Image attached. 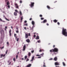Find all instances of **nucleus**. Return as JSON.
<instances>
[{"mask_svg": "<svg viewBox=\"0 0 67 67\" xmlns=\"http://www.w3.org/2000/svg\"><path fill=\"white\" fill-rule=\"evenodd\" d=\"M49 51L51 53V54H52V53L54 52L53 54L56 55L58 53V49L57 48H55L54 49H52L50 50Z\"/></svg>", "mask_w": 67, "mask_h": 67, "instance_id": "nucleus-1", "label": "nucleus"}, {"mask_svg": "<svg viewBox=\"0 0 67 67\" xmlns=\"http://www.w3.org/2000/svg\"><path fill=\"white\" fill-rule=\"evenodd\" d=\"M62 34H63V35H64L65 36H67V32L66 29H65L64 28H62Z\"/></svg>", "mask_w": 67, "mask_h": 67, "instance_id": "nucleus-2", "label": "nucleus"}, {"mask_svg": "<svg viewBox=\"0 0 67 67\" xmlns=\"http://www.w3.org/2000/svg\"><path fill=\"white\" fill-rule=\"evenodd\" d=\"M5 2L6 3L7 5L8 6V7L9 9H10V2L8 1V0H5Z\"/></svg>", "mask_w": 67, "mask_h": 67, "instance_id": "nucleus-3", "label": "nucleus"}, {"mask_svg": "<svg viewBox=\"0 0 67 67\" xmlns=\"http://www.w3.org/2000/svg\"><path fill=\"white\" fill-rule=\"evenodd\" d=\"M31 4H29V5L30 6L31 8H32L34 7V2H30Z\"/></svg>", "mask_w": 67, "mask_h": 67, "instance_id": "nucleus-4", "label": "nucleus"}, {"mask_svg": "<svg viewBox=\"0 0 67 67\" xmlns=\"http://www.w3.org/2000/svg\"><path fill=\"white\" fill-rule=\"evenodd\" d=\"M29 36H31L30 33H29L28 34H26L25 35V38H27L29 37Z\"/></svg>", "mask_w": 67, "mask_h": 67, "instance_id": "nucleus-5", "label": "nucleus"}, {"mask_svg": "<svg viewBox=\"0 0 67 67\" xmlns=\"http://www.w3.org/2000/svg\"><path fill=\"white\" fill-rule=\"evenodd\" d=\"M55 65V66H58V65H59L60 64H59V63L57 62H55V63H54Z\"/></svg>", "mask_w": 67, "mask_h": 67, "instance_id": "nucleus-6", "label": "nucleus"}, {"mask_svg": "<svg viewBox=\"0 0 67 67\" xmlns=\"http://www.w3.org/2000/svg\"><path fill=\"white\" fill-rule=\"evenodd\" d=\"M25 48H26V45L24 44L23 47V50L24 51H25Z\"/></svg>", "mask_w": 67, "mask_h": 67, "instance_id": "nucleus-7", "label": "nucleus"}, {"mask_svg": "<svg viewBox=\"0 0 67 67\" xmlns=\"http://www.w3.org/2000/svg\"><path fill=\"white\" fill-rule=\"evenodd\" d=\"M34 56H33L32 58V59L31 60H30L31 62H33V60H34Z\"/></svg>", "mask_w": 67, "mask_h": 67, "instance_id": "nucleus-8", "label": "nucleus"}, {"mask_svg": "<svg viewBox=\"0 0 67 67\" xmlns=\"http://www.w3.org/2000/svg\"><path fill=\"white\" fill-rule=\"evenodd\" d=\"M31 23L33 26H34V25H35V22L33 21H32Z\"/></svg>", "mask_w": 67, "mask_h": 67, "instance_id": "nucleus-9", "label": "nucleus"}, {"mask_svg": "<svg viewBox=\"0 0 67 67\" xmlns=\"http://www.w3.org/2000/svg\"><path fill=\"white\" fill-rule=\"evenodd\" d=\"M11 32H12L11 30H10L9 32V34L10 35V36H11V34H12Z\"/></svg>", "mask_w": 67, "mask_h": 67, "instance_id": "nucleus-10", "label": "nucleus"}, {"mask_svg": "<svg viewBox=\"0 0 67 67\" xmlns=\"http://www.w3.org/2000/svg\"><path fill=\"white\" fill-rule=\"evenodd\" d=\"M5 56V54H4V55H3V54H2L1 55V58H2V56L3 57H4Z\"/></svg>", "mask_w": 67, "mask_h": 67, "instance_id": "nucleus-11", "label": "nucleus"}, {"mask_svg": "<svg viewBox=\"0 0 67 67\" xmlns=\"http://www.w3.org/2000/svg\"><path fill=\"white\" fill-rule=\"evenodd\" d=\"M26 41L27 43H29L30 42V40L29 39H27L26 40Z\"/></svg>", "mask_w": 67, "mask_h": 67, "instance_id": "nucleus-12", "label": "nucleus"}, {"mask_svg": "<svg viewBox=\"0 0 67 67\" xmlns=\"http://www.w3.org/2000/svg\"><path fill=\"white\" fill-rule=\"evenodd\" d=\"M54 60L55 61H57V58L56 57H55L54 58Z\"/></svg>", "mask_w": 67, "mask_h": 67, "instance_id": "nucleus-13", "label": "nucleus"}, {"mask_svg": "<svg viewBox=\"0 0 67 67\" xmlns=\"http://www.w3.org/2000/svg\"><path fill=\"white\" fill-rule=\"evenodd\" d=\"M31 66H32V64H29L27 66V67H31Z\"/></svg>", "mask_w": 67, "mask_h": 67, "instance_id": "nucleus-14", "label": "nucleus"}, {"mask_svg": "<svg viewBox=\"0 0 67 67\" xmlns=\"http://www.w3.org/2000/svg\"><path fill=\"white\" fill-rule=\"evenodd\" d=\"M16 34H14V36L15 37V39H16L17 38H18V36H16Z\"/></svg>", "mask_w": 67, "mask_h": 67, "instance_id": "nucleus-15", "label": "nucleus"}, {"mask_svg": "<svg viewBox=\"0 0 67 67\" xmlns=\"http://www.w3.org/2000/svg\"><path fill=\"white\" fill-rule=\"evenodd\" d=\"M43 51H44V50L43 49H40L39 50V52H43Z\"/></svg>", "mask_w": 67, "mask_h": 67, "instance_id": "nucleus-16", "label": "nucleus"}, {"mask_svg": "<svg viewBox=\"0 0 67 67\" xmlns=\"http://www.w3.org/2000/svg\"><path fill=\"white\" fill-rule=\"evenodd\" d=\"M43 23H46V22H47V20L46 19H45L43 20Z\"/></svg>", "mask_w": 67, "mask_h": 67, "instance_id": "nucleus-17", "label": "nucleus"}, {"mask_svg": "<svg viewBox=\"0 0 67 67\" xmlns=\"http://www.w3.org/2000/svg\"><path fill=\"white\" fill-rule=\"evenodd\" d=\"M31 53L30 52H29L28 56H29V57H30L31 56Z\"/></svg>", "mask_w": 67, "mask_h": 67, "instance_id": "nucleus-18", "label": "nucleus"}, {"mask_svg": "<svg viewBox=\"0 0 67 67\" xmlns=\"http://www.w3.org/2000/svg\"><path fill=\"white\" fill-rule=\"evenodd\" d=\"M39 36H37V37L36 38V40H39Z\"/></svg>", "mask_w": 67, "mask_h": 67, "instance_id": "nucleus-19", "label": "nucleus"}, {"mask_svg": "<svg viewBox=\"0 0 67 67\" xmlns=\"http://www.w3.org/2000/svg\"><path fill=\"white\" fill-rule=\"evenodd\" d=\"M14 14L15 16H16L17 15V13L16 12H14Z\"/></svg>", "mask_w": 67, "mask_h": 67, "instance_id": "nucleus-20", "label": "nucleus"}, {"mask_svg": "<svg viewBox=\"0 0 67 67\" xmlns=\"http://www.w3.org/2000/svg\"><path fill=\"white\" fill-rule=\"evenodd\" d=\"M53 22H54V23H56V22H57V20L56 19H55L54 20H53Z\"/></svg>", "mask_w": 67, "mask_h": 67, "instance_id": "nucleus-21", "label": "nucleus"}, {"mask_svg": "<svg viewBox=\"0 0 67 67\" xmlns=\"http://www.w3.org/2000/svg\"><path fill=\"white\" fill-rule=\"evenodd\" d=\"M63 64L64 66H66V64H65V63L64 62H63Z\"/></svg>", "mask_w": 67, "mask_h": 67, "instance_id": "nucleus-22", "label": "nucleus"}, {"mask_svg": "<svg viewBox=\"0 0 67 67\" xmlns=\"http://www.w3.org/2000/svg\"><path fill=\"white\" fill-rule=\"evenodd\" d=\"M43 67H46V66H45V62H43Z\"/></svg>", "mask_w": 67, "mask_h": 67, "instance_id": "nucleus-23", "label": "nucleus"}, {"mask_svg": "<svg viewBox=\"0 0 67 67\" xmlns=\"http://www.w3.org/2000/svg\"><path fill=\"white\" fill-rule=\"evenodd\" d=\"M27 55H26L25 56L24 58H25V60L26 58H27Z\"/></svg>", "mask_w": 67, "mask_h": 67, "instance_id": "nucleus-24", "label": "nucleus"}, {"mask_svg": "<svg viewBox=\"0 0 67 67\" xmlns=\"http://www.w3.org/2000/svg\"><path fill=\"white\" fill-rule=\"evenodd\" d=\"M19 14H20V15H22V12H21V11H20Z\"/></svg>", "mask_w": 67, "mask_h": 67, "instance_id": "nucleus-25", "label": "nucleus"}, {"mask_svg": "<svg viewBox=\"0 0 67 67\" xmlns=\"http://www.w3.org/2000/svg\"><path fill=\"white\" fill-rule=\"evenodd\" d=\"M22 20H23V17H21V20H20V21H21V22H22Z\"/></svg>", "mask_w": 67, "mask_h": 67, "instance_id": "nucleus-26", "label": "nucleus"}, {"mask_svg": "<svg viewBox=\"0 0 67 67\" xmlns=\"http://www.w3.org/2000/svg\"><path fill=\"white\" fill-rule=\"evenodd\" d=\"M47 8H48L49 9L50 8V7H49V6L48 5H47Z\"/></svg>", "mask_w": 67, "mask_h": 67, "instance_id": "nucleus-27", "label": "nucleus"}, {"mask_svg": "<svg viewBox=\"0 0 67 67\" xmlns=\"http://www.w3.org/2000/svg\"><path fill=\"white\" fill-rule=\"evenodd\" d=\"M16 40L17 42H18L19 41V38H17Z\"/></svg>", "mask_w": 67, "mask_h": 67, "instance_id": "nucleus-28", "label": "nucleus"}, {"mask_svg": "<svg viewBox=\"0 0 67 67\" xmlns=\"http://www.w3.org/2000/svg\"><path fill=\"white\" fill-rule=\"evenodd\" d=\"M5 20H6L7 21H10V20L7 19V18H6V17H5Z\"/></svg>", "mask_w": 67, "mask_h": 67, "instance_id": "nucleus-29", "label": "nucleus"}, {"mask_svg": "<svg viewBox=\"0 0 67 67\" xmlns=\"http://www.w3.org/2000/svg\"><path fill=\"white\" fill-rule=\"evenodd\" d=\"M34 52V50L31 51V52L32 53H33Z\"/></svg>", "mask_w": 67, "mask_h": 67, "instance_id": "nucleus-30", "label": "nucleus"}, {"mask_svg": "<svg viewBox=\"0 0 67 67\" xmlns=\"http://www.w3.org/2000/svg\"><path fill=\"white\" fill-rule=\"evenodd\" d=\"M15 12H17V13H18V10H16V9H15Z\"/></svg>", "mask_w": 67, "mask_h": 67, "instance_id": "nucleus-31", "label": "nucleus"}, {"mask_svg": "<svg viewBox=\"0 0 67 67\" xmlns=\"http://www.w3.org/2000/svg\"><path fill=\"white\" fill-rule=\"evenodd\" d=\"M37 42H38V43H40L41 42V41L40 40H39L37 41Z\"/></svg>", "mask_w": 67, "mask_h": 67, "instance_id": "nucleus-32", "label": "nucleus"}, {"mask_svg": "<svg viewBox=\"0 0 67 67\" xmlns=\"http://www.w3.org/2000/svg\"><path fill=\"white\" fill-rule=\"evenodd\" d=\"M41 20H44V18H41Z\"/></svg>", "mask_w": 67, "mask_h": 67, "instance_id": "nucleus-33", "label": "nucleus"}, {"mask_svg": "<svg viewBox=\"0 0 67 67\" xmlns=\"http://www.w3.org/2000/svg\"><path fill=\"white\" fill-rule=\"evenodd\" d=\"M16 8L17 9H19V6L18 5L16 6Z\"/></svg>", "mask_w": 67, "mask_h": 67, "instance_id": "nucleus-34", "label": "nucleus"}, {"mask_svg": "<svg viewBox=\"0 0 67 67\" xmlns=\"http://www.w3.org/2000/svg\"><path fill=\"white\" fill-rule=\"evenodd\" d=\"M8 50H7L6 51V52H5V53H6V54H7V53H8Z\"/></svg>", "mask_w": 67, "mask_h": 67, "instance_id": "nucleus-35", "label": "nucleus"}, {"mask_svg": "<svg viewBox=\"0 0 67 67\" xmlns=\"http://www.w3.org/2000/svg\"><path fill=\"white\" fill-rule=\"evenodd\" d=\"M7 44L8 45H9V42H7Z\"/></svg>", "mask_w": 67, "mask_h": 67, "instance_id": "nucleus-36", "label": "nucleus"}, {"mask_svg": "<svg viewBox=\"0 0 67 67\" xmlns=\"http://www.w3.org/2000/svg\"><path fill=\"white\" fill-rule=\"evenodd\" d=\"M13 60L14 61H15V58H14L13 59Z\"/></svg>", "mask_w": 67, "mask_h": 67, "instance_id": "nucleus-37", "label": "nucleus"}, {"mask_svg": "<svg viewBox=\"0 0 67 67\" xmlns=\"http://www.w3.org/2000/svg\"><path fill=\"white\" fill-rule=\"evenodd\" d=\"M20 3H22V0L20 1Z\"/></svg>", "mask_w": 67, "mask_h": 67, "instance_id": "nucleus-38", "label": "nucleus"}, {"mask_svg": "<svg viewBox=\"0 0 67 67\" xmlns=\"http://www.w3.org/2000/svg\"><path fill=\"white\" fill-rule=\"evenodd\" d=\"M29 59L28 58H27L26 62H27V61H29Z\"/></svg>", "mask_w": 67, "mask_h": 67, "instance_id": "nucleus-39", "label": "nucleus"}, {"mask_svg": "<svg viewBox=\"0 0 67 67\" xmlns=\"http://www.w3.org/2000/svg\"><path fill=\"white\" fill-rule=\"evenodd\" d=\"M18 57V55H16V59H17Z\"/></svg>", "mask_w": 67, "mask_h": 67, "instance_id": "nucleus-40", "label": "nucleus"}, {"mask_svg": "<svg viewBox=\"0 0 67 67\" xmlns=\"http://www.w3.org/2000/svg\"><path fill=\"white\" fill-rule=\"evenodd\" d=\"M40 17H42L43 16V15H40Z\"/></svg>", "mask_w": 67, "mask_h": 67, "instance_id": "nucleus-41", "label": "nucleus"}, {"mask_svg": "<svg viewBox=\"0 0 67 67\" xmlns=\"http://www.w3.org/2000/svg\"><path fill=\"white\" fill-rule=\"evenodd\" d=\"M57 24H58V25H59V24H60V23H59L58 22L57 23Z\"/></svg>", "mask_w": 67, "mask_h": 67, "instance_id": "nucleus-42", "label": "nucleus"}, {"mask_svg": "<svg viewBox=\"0 0 67 67\" xmlns=\"http://www.w3.org/2000/svg\"><path fill=\"white\" fill-rule=\"evenodd\" d=\"M16 32L17 33H18V32H19V31L18 30H16Z\"/></svg>", "mask_w": 67, "mask_h": 67, "instance_id": "nucleus-43", "label": "nucleus"}, {"mask_svg": "<svg viewBox=\"0 0 67 67\" xmlns=\"http://www.w3.org/2000/svg\"><path fill=\"white\" fill-rule=\"evenodd\" d=\"M44 55V53H42V54H41L40 55V56H41V55Z\"/></svg>", "mask_w": 67, "mask_h": 67, "instance_id": "nucleus-44", "label": "nucleus"}, {"mask_svg": "<svg viewBox=\"0 0 67 67\" xmlns=\"http://www.w3.org/2000/svg\"><path fill=\"white\" fill-rule=\"evenodd\" d=\"M15 6H17V5H18V4H17L16 3H15Z\"/></svg>", "mask_w": 67, "mask_h": 67, "instance_id": "nucleus-45", "label": "nucleus"}, {"mask_svg": "<svg viewBox=\"0 0 67 67\" xmlns=\"http://www.w3.org/2000/svg\"><path fill=\"white\" fill-rule=\"evenodd\" d=\"M32 18H31L29 20H30V21H31V20H32Z\"/></svg>", "mask_w": 67, "mask_h": 67, "instance_id": "nucleus-46", "label": "nucleus"}, {"mask_svg": "<svg viewBox=\"0 0 67 67\" xmlns=\"http://www.w3.org/2000/svg\"><path fill=\"white\" fill-rule=\"evenodd\" d=\"M24 29L26 30V27H24Z\"/></svg>", "mask_w": 67, "mask_h": 67, "instance_id": "nucleus-47", "label": "nucleus"}, {"mask_svg": "<svg viewBox=\"0 0 67 67\" xmlns=\"http://www.w3.org/2000/svg\"><path fill=\"white\" fill-rule=\"evenodd\" d=\"M41 58V56L38 57V58Z\"/></svg>", "mask_w": 67, "mask_h": 67, "instance_id": "nucleus-48", "label": "nucleus"}, {"mask_svg": "<svg viewBox=\"0 0 67 67\" xmlns=\"http://www.w3.org/2000/svg\"><path fill=\"white\" fill-rule=\"evenodd\" d=\"M26 22H27V21H26V20L25 21L24 23H26Z\"/></svg>", "mask_w": 67, "mask_h": 67, "instance_id": "nucleus-49", "label": "nucleus"}, {"mask_svg": "<svg viewBox=\"0 0 67 67\" xmlns=\"http://www.w3.org/2000/svg\"><path fill=\"white\" fill-rule=\"evenodd\" d=\"M36 56H40V55H38V54H37L36 55Z\"/></svg>", "mask_w": 67, "mask_h": 67, "instance_id": "nucleus-50", "label": "nucleus"}, {"mask_svg": "<svg viewBox=\"0 0 67 67\" xmlns=\"http://www.w3.org/2000/svg\"><path fill=\"white\" fill-rule=\"evenodd\" d=\"M4 48V46H3L2 48L1 47V49H3V48Z\"/></svg>", "mask_w": 67, "mask_h": 67, "instance_id": "nucleus-51", "label": "nucleus"}, {"mask_svg": "<svg viewBox=\"0 0 67 67\" xmlns=\"http://www.w3.org/2000/svg\"><path fill=\"white\" fill-rule=\"evenodd\" d=\"M24 25H25L26 26H27V24H25Z\"/></svg>", "mask_w": 67, "mask_h": 67, "instance_id": "nucleus-52", "label": "nucleus"}, {"mask_svg": "<svg viewBox=\"0 0 67 67\" xmlns=\"http://www.w3.org/2000/svg\"><path fill=\"white\" fill-rule=\"evenodd\" d=\"M34 37H36V35H35V34L34 35Z\"/></svg>", "mask_w": 67, "mask_h": 67, "instance_id": "nucleus-53", "label": "nucleus"}, {"mask_svg": "<svg viewBox=\"0 0 67 67\" xmlns=\"http://www.w3.org/2000/svg\"><path fill=\"white\" fill-rule=\"evenodd\" d=\"M11 64V62H10V63H9V64H8V65H10V64Z\"/></svg>", "mask_w": 67, "mask_h": 67, "instance_id": "nucleus-54", "label": "nucleus"}, {"mask_svg": "<svg viewBox=\"0 0 67 67\" xmlns=\"http://www.w3.org/2000/svg\"><path fill=\"white\" fill-rule=\"evenodd\" d=\"M55 47V45H54L53 46V48H54V47Z\"/></svg>", "mask_w": 67, "mask_h": 67, "instance_id": "nucleus-55", "label": "nucleus"}, {"mask_svg": "<svg viewBox=\"0 0 67 67\" xmlns=\"http://www.w3.org/2000/svg\"><path fill=\"white\" fill-rule=\"evenodd\" d=\"M0 21H2V19H1V18H0Z\"/></svg>", "mask_w": 67, "mask_h": 67, "instance_id": "nucleus-56", "label": "nucleus"}, {"mask_svg": "<svg viewBox=\"0 0 67 67\" xmlns=\"http://www.w3.org/2000/svg\"><path fill=\"white\" fill-rule=\"evenodd\" d=\"M11 29H13V26H11Z\"/></svg>", "mask_w": 67, "mask_h": 67, "instance_id": "nucleus-57", "label": "nucleus"}, {"mask_svg": "<svg viewBox=\"0 0 67 67\" xmlns=\"http://www.w3.org/2000/svg\"><path fill=\"white\" fill-rule=\"evenodd\" d=\"M47 25L48 26L49 25V24H48V23H47Z\"/></svg>", "mask_w": 67, "mask_h": 67, "instance_id": "nucleus-58", "label": "nucleus"}, {"mask_svg": "<svg viewBox=\"0 0 67 67\" xmlns=\"http://www.w3.org/2000/svg\"><path fill=\"white\" fill-rule=\"evenodd\" d=\"M2 21L3 22H5V21H4L2 20Z\"/></svg>", "mask_w": 67, "mask_h": 67, "instance_id": "nucleus-59", "label": "nucleus"}, {"mask_svg": "<svg viewBox=\"0 0 67 67\" xmlns=\"http://www.w3.org/2000/svg\"><path fill=\"white\" fill-rule=\"evenodd\" d=\"M7 29V27L5 26V29Z\"/></svg>", "mask_w": 67, "mask_h": 67, "instance_id": "nucleus-60", "label": "nucleus"}, {"mask_svg": "<svg viewBox=\"0 0 67 67\" xmlns=\"http://www.w3.org/2000/svg\"><path fill=\"white\" fill-rule=\"evenodd\" d=\"M16 29L17 30H18V27H16Z\"/></svg>", "mask_w": 67, "mask_h": 67, "instance_id": "nucleus-61", "label": "nucleus"}, {"mask_svg": "<svg viewBox=\"0 0 67 67\" xmlns=\"http://www.w3.org/2000/svg\"><path fill=\"white\" fill-rule=\"evenodd\" d=\"M41 23H44L43 21L41 22Z\"/></svg>", "mask_w": 67, "mask_h": 67, "instance_id": "nucleus-62", "label": "nucleus"}, {"mask_svg": "<svg viewBox=\"0 0 67 67\" xmlns=\"http://www.w3.org/2000/svg\"><path fill=\"white\" fill-rule=\"evenodd\" d=\"M21 59H22V60H24V58H21Z\"/></svg>", "mask_w": 67, "mask_h": 67, "instance_id": "nucleus-63", "label": "nucleus"}, {"mask_svg": "<svg viewBox=\"0 0 67 67\" xmlns=\"http://www.w3.org/2000/svg\"><path fill=\"white\" fill-rule=\"evenodd\" d=\"M8 63H9L10 62V61H8Z\"/></svg>", "mask_w": 67, "mask_h": 67, "instance_id": "nucleus-64", "label": "nucleus"}]
</instances>
